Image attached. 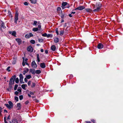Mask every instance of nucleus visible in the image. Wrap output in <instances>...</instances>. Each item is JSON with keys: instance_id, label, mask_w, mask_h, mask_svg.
Returning <instances> with one entry per match:
<instances>
[{"instance_id": "obj_10", "label": "nucleus", "mask_w": 123, "mask_h": 123, "mask_svg": "<svg viewBox=\"0 0 123 123\" xmlns=\"http://www.w3.org/2000/svg\"><path fill=\"white\" fill-rule=\"evenodd\" d=\"M85 8V6H80L78 7L77 8L75 9V10H81L84 9Z\"/></svg>"}, {"instance_id": "obj_64", "label": "nucleus", "mask_w": 123, "mask_h": 123, "mask_svg": "<svg viewBox=\"0 0 123 123\" xmlns=\"http://www.w3.org/2000/svg\"><path fill=\"white\" fill-rule=\"evenodd\" d=\"M85 122L86 123H91V122L89 121H85Z\"/></svg>"}, {"instance_id": "obj_9", "label": "nucleus", "mask_w": 123, "mask_h": 123, "mask_svg": "<svg viewBox=\"0 0 123 123\" xmlns=\"http://www.w3.org/2000/svg\"><path fill=\"white\" fill-rule=\"evenodd\" d=\"M9 33L10 34H11L14 37H16V31H9Z\"/></svg>"}, {"instance_id": "obj_19", "label": "nucleus", "mask_w": 123, "mask_h": 123, "mask_svg": "<svg viewBox=\"0 0 123 123\" xmlns=\"http://www.w3.org/2000/svg\"><path fill=\"white\" fill-rule=\"evenodd\" d=\"M27 86V85L26 84H23L21 85V87L24 90H26L25 87Z\"/></svg>"}, {"instance_id": "obj_25", "label": "nucleus", "mask_w": 123, "mask_h": 123, "mask_svg": "<svg viewBox=\"0 0 123 123\" xmlns=\"http://www.w3.org/2000/svg\"><path fill=\"white\" fill-rule=\"evenodd\" d=\"M5 105L9 109H10L12 108L8 104H5Z\"/></svg>"}, {"instance_id": "obj_49", "label": "nucleus", "mask_w": 123, "mask_h": 123, "mask_svg": "<svg viewBox=\"0 0 123 123\" xmlns=\"http://www.w3.org/2000/svg\"><path fill=\"white\" fill-rule=\"evenodd\" d=\"M4 120L5 123H7V122L6 121V117H4Z\"/></svg>"}, {"instance_id": "obj_45", "label": "nucleus", "mask_w": 123, "mask_h": 123, "mask_svg": "<svg viewBox=\"0 0 123 123\" xmlns=\"http://www.w3.org/2000/svg\"><path fill=\"white\" fill-rule=\"evenodd\" d=\"M35 85H36V84L35 83H32L31 87H34L35 86Z\"/></svg>"}, {"instance_id": "obj_2", "label": "nucleus", "mask_w": 123, "mask_h": 123, "mask_svg": "<svg viewBox=\"0 0 123 123\" xmlns=\"http://www.w3.org/2000/svg\"><path fill=\"white\" fill-rule=\"evenodd\" d=\"M1 25L0 28V30L2 31H3L6 28V27L5 26L4 23L2 21L0 22Z\"/></svg>"}, {"instance_id": "obj_34", "label": "nucleus", "mask_w": 123, "mask_h": 123, "mask_svg": "<svg viewBox=\"0 0 123 123\" xmlns=\"http://www.w3.org/2000/svg\"><path fill=\"white\" fill-rule=\"evenodd\" d=\"M29 71V69L27 68H25V70L24 71V72H25V73H27Z\"/></svg>"}, {"instance_id": "obj_24", "label": "nucleus", "mask_w": 123, "mask_h": 123, "mask_svg": "<svg viewBox=\"0 0 123 123\" xmlns=\"http://www.w3.org/2000/svg\"><path fill=\"white\" fill-rule=\"evenodd\" d=\"M38 30V29L37 28H34L32 29V30L34 31H37Z\"/></svg>"}, {"instance_id": "obj_40", "label": "nucleus", "mask_w": 123, "mask_h": 123, "mask_svg": "<svg viewBox=\"0 0 123 123\" xmlns=\"http://www.w3.org/2000/svg\"><path fill=\"white\" fill-rule=\"evenodd\" d=\"M15 99L17 101H18V98L16 96H15Z\"/></svg>"}, {"instance_id": "obj_14", "label": "nucleus", "mask_w": 123, "mask_h": 123, "mask_svg": "<svg viewBox=\"0 0 123 123\" xmlns=\"http://www.w3.org/2000/svg\"><path fill=\"white\" fill-rule=\"evenodd\" d=\"M59 38L57 37H56L54 38V42L55 43H57L59 41Z\"/></svg>"}, {"instance_id": "obj_60", "label": "nucleus", "mask_w": 123, "mask_h": 123, "mask_svg": "<svg viewBox=\"0 0 123 123\" xmlns=\"http://www.w3.org/2000/svg\"><path fill=\"white\" fill-rule=\"evenodd\" d=\"M43 51H44V50H43V49H41V52H43Z\"/></svg>"}, {"instance_id": "obj_12", "label": "nucleus", "mask_w": 123, "mask_h": 123, "mask_svg": "<svg viewBox=\"0 0 123 123\" xmlns=\"http://www.w3.org/2000/svg\"><path fill=\"white\" fill-rule=\"evenodd\" d=\"M103 47V45L100 43H99L97 47L99 49H102Z\"/></svg>"}, {"instance_id": "obj_1", "label": "nucleus", "mask_w": 123, "mask_h": 123, "mask_svg": "<svg viewBox=\"0 0 123 123\" xmlns=\"http://www.w3.org/2000/svg\"><path fill=\"white\" fill-rule=\"evenodd\" d=\"M101 7V4L100 3H97L94 7V8L96 9L94 10L93 11L94 12L99 11Z\"/></svg>"}, {"instance_id": "obj_11", "label": "nucleus", "mask_w": 123, "mask_h": 123, "mask_svg": "<svg viewBox=\"0 0 123 123\" xmlns=\"http://www.w3.org/2000/svg\"><path fill=\"white\" fill-rule=\"evenodd\" d=\"M10 123H18V122L17 119L15 118H13L12 121H10Z\"/></svg>"}, {"instance_id": "obj_58", "label": "nucleus", "mask_w": 123, "mask_h": 123, "mask_svg": "<svg viewBox=\"0 0 123 123\" xmlns=\"http://www.w3.org/2000/svg\"><path fill=\"white\" fill-rule=\"evenodd\" d=\"M10 116L9 115L7 118V119H8V120L10 119Z\"/></svg>"}, {"instance_id": "obj_53", "label": "nucleus", "mask_w": 123, "mask_h": 123, "mask_svg": "<svg viewBox=\"0 0 123 123\" xmlns=\"http://www.w3.org/2000/svg\"><path fill=\"white\" fill-rule=\"evenodd\" d=\"M2 108L1 107H0V114H1V113L2 111Z\"/></svg>"}, {"instance_id": "obj_41", "label": "nucleus", "mask_w": 123, "mask_h": 123, "mask_svg": "<svg viewBox=\"0 0 123 123\" xmlns=\"http://www.w3.org/2000/svg\"><path fill=\"white\" fill-rule=\"evenodd\" d=\"M55 31H56V33L57 34V35H58L59 33V32H58V29H57V28L56 29Z\"/></svg>"}, {"instance_id": "obj_48", "label": "nucleus", "mask_w": 123, "mask_h": 123, "mask_svg": "<svg viewBox=\"0 0 123 123\" xmlns=\"http://www.w3.org/2000/svg\"><path fill=\"white\" fill-rule=\"evenodd\" d=\"M41 28V25H38V28L39 30H40Z\"/></svg>"}, {"instance_id": "obj_38", "label": "nucleus", "mask_w": 123, "mask_h": 123, "mask_svg": "<svg viewBox=\"0 0 123 123\" xmlns=\"http://www.w3.org/2000/svg\"><path fill=\"white\" fill-rule=\"evenodd\" d=\"M18 86V85H15L14 87V90H15L17 89V88Z\"/></svg>"}, {"instance_id": "obj_32", "label": "nucleus", "mask_w": 123, "mask_h": 123, "mask_svg": "<svg viewBox=\"0 0 123 123\" xmlns=\"http://www.w3.org/2000/svg\"><path fill=\"white\" fill-rule=\"evenodd\" d=\"M30 42V43L32 44H34L35 43V41L33 40H31Z\"/></svg>"}, {"instance_id": "obj_36", "label": "nucleus", "mask_w": 123, "mask_h": 123, "mask_svg": "<svg viewBox=\"0 0 123 123\" xmlns=\"http://www.w3.org/2000/svg\"><path fill=\"white\" fill-rule=\"evenodd\" d=\"M43 41V39L41 38L38 39V41L39 42H42Z\"/></svg>"}, {"instance_id": "obj_63", "label": "nucleus", "mask_w": 123, "mask_h": 123, "mask_svg": "<svg viewBox=\"0 0 123 123\" xmlns=\"http://www.w3.org/2000/svg\"><path fill=\"white\" fill-rule=\"evenodd\" d=\"M69 16L70 17H72V15H71V14H69Z\"/></svg>"}, {"instance_id": "obj_8", "label": "nucleus", "mask_w": 123, "mask_h": 123, "mask_svg": "<svg viewBox=\"0 0 123 123\" xmlns=\"http://www.w3.org/2000/svg\"><path fill=\"white\" fill-rule=\"evenodd\" d=\"M27 51L30 52H32L33 51L32 47L31 46H29L27 48Z\"/></svg>"}, {"instance_id": "obj_62", "label": "nucleus", "mask_w": 123, "mask_h": 123, "mask_svg": "<svg viewBox=\"0 0 123 123\" xmlns=\"http://www.w3.org/2000/svg\"><path fill=\"white\" fill-rule=\"evenodd\" d=\"M92 121L93 123H95V121L94 120H92Z\"/></svg>"}, {"instance_id": "obj_7", "label": "nucleus", "mask_w": 123, "mask_h": 123, "mask_svg": "<svg viewBox=\"0 0 123 123\" xmlns=\"http://www.w3.org/2000/svg\"><path fill=\"white\" fill-rule=\"evenodd\" d=\"M33 36V35L31 33H30L26 35L25 36V37L26 38H28Z\"/></svg>"}, {"instance_id": "obj_4", "label": "nucleus", "mask_w": 123, "mask_h": 123, "mask_svg": "<svg viewBox=\"0 0 123 123\" xmlns=\"http://www.w3.org/2000/svg\"><path fill=\"white\" fill-rule=\"evenodd\" d=\"M19 80L21 83H24V82H23V79L24 78L22 74H20L19 75Z\"/></svg>"}, {"instance_id": "obj_50", "label": "nucleus", "mask_w": 123, "mask_h": 123, "mask_svg": "<svg viewBox=\"0 0 123 123\" xmlns=\"http://www.w3.org/2000/svg\"><path fill=\"white\" fill-rule=\"evenodd\" d=\"M24 4L25 5L27 6L28 5V3L27 2H25L24 3Z\"/></svg>"}, {"instance_id": "obj_13", "label": "nucleus", "mask_w": 123, "mask_h": 123, "mask_svg": "<svg viewBox=\"0 0 123 123\" xmlns=\"http://www.w3.org/2000/svg\"><path fill=\"white\" fill-rule=\"evenodd\" d=\"M67 3L66 2H63L62 3V9H64L65 8L64 7L67 5Z\"/></svg>"}, {"instance_id": "obj_33", "label": "nucleus", "mask_w": 123, "mask_h": 123, "mask_svg": "<svg viewBox=\"0 0 123 123\" xmlns=\"http://www.w3.org/2000/svg\"><path fill=\"white\" fill-rule=\"evenodd\" d=\"M64 32V31H63V30L61 31H60V35H62L63 34Z\"/></svg>"}, {"instance_id": "obj_44", "label": "nucleus", "mask_w": 123, "mask_h": 123, "mask_svg": "<svg viewBox=\"0 0 123 123\" xmlns=\"http://www.w3.org/2000/svg\"><path fill=\"white\" fill-rule=\"evenodd\" d=\"M16 62V61L15 60H14L13 61L12 63L13 64H15Z\"/></svg>"}, {"instance_id": "obj_29", "label": "nucleus", "mask_w": 123, "mask_h": 123, "mask_svg": "<svg viewBox=\"0 0 123 123\" xmlns=\"http://www.w3.org/2000/svg\"><path fill=\"white\" fill-rule=\"evenodd\" d=\"M31 78V76L30 75H28L26 76V78L28 79H29Z\"/></svg>"}, {"instance_id": "obj_42", "label": "nucleus", "mask_w": 123, "mask_h": 123, "mask_svg": "<svg viewBox=\"0 0 123 123\" xmlns=\"http://www.w3.org/2000/svg\"><path fill=\"white\" fill-rule=\"evenodd\" d=\"M21 87L18 88L17 89V91L19 92H21Z\"/></svg>"}, {"instance_id": "obj_20", "label": "nucleus", "mask_w": 123, "mask_h": 123, "mask_svg": "<svg viewBox=\"0 0 123 123\" xmlns=\"http://www.w3.org/2000/svg\"><path fill=\"white\" fill-rule=\"evenodd\" d=\"M51 49L52 50L54 51L55 50L56 47L55 45H53L51 46Z\"/></svg>"}, {"instance_id": "obj_43", "label": "nucleus", "mask_w": 123, "mask_h": 123, "mask_svg": "<svg viewBox=\"0 0 123 123\" xmlns=\"http://www.w3.org/2000/svg\"><path fill=\"white\" fill-rule=\"evenodd\" d=\"M44 37H47V34L46 33H44L42 35Z\"/></svg>"}, {"instance_id": "obj_18", "label": "nucleus", "mask_w": 123, "mask_h": 123, "mask_svg": "<svg viewBox=\"0 0 123 123\" xmlns=\"http://www.w3.org/2000/svg\"><path fill=\"white\" fill-rule=\"evenodd\" d=\"M40 66L41 67L43 68H44L45 67V65L44 63H41L40 64Z\"/></svg>"}, {"instance_id": "obj_35", "label": "nucleus", "mask_w": 123, "mask_h": 123, "mask_svg": "<svg viewBox=\"0 0 123 123\" xmlns=\"http://www.w3.org/2000/svg\"><path fill=\"white\" fill-rule=\"evenodd\" d=\"M37 59L38 62H39L40 61V60L39 58V55L38 54L37 55Z\"/></svg>"}, {"instance_id": "obj_28", "label": "nucleus", "mask_w": 123, "mask_h": 123, "mask_svg": "<svg viewBox=\"0 0 123 123\" xmlns=\"http://www.w3.org/2000/svg\"><path fill=\"white\" fill-rule=\"evenodd\" d=\"M24 59H25V58L24 57H22L23 61L22 64V65L23 66H24L25 65V62H24Z\"/></svg>"}, {"instance_id": "obj_5", "label": "nucleus", "mask_w": 123, "mask_h": 123, "mask_svg": "<svg viewBox=\"0 0 123 123\" xmlns=\"http://www.w3.org/2000/svg\"><path fill=\"white\" fill-rule=\"evenodd\" d=\"M18 14L17 12H16L15 14L14 19V22L16 24L17 23V21L18 20Z\"/></svg>"}, {"instance_id": "obj_56", "label": "nucleus", "mask_w": 123, "mask_h": 123, "mask_svg": "<svg viewBox=\"0 0 123 123\" xmlns=\"http://www.w3.org/2000/svg\"><path fill=\"white\" fill-rule=\"evenodd\" d=\"M45 52L46 54H47L48 53V50H45Z\"/></svg>"}, {"instance_id": "obj_30", "label": "nucleus", "mask_w": 123, "mask_h": 123, "mask_svg": "<svg viewBox=\"0 0 123 123\" xmlns=\"http://www.w3.org/2000/svg\"><path fill=\"white\" fill-rule=\"evenodd\" d=\"M52 37V35L51 34H49L47 35V37L48 38L49 37Z\"/></svg>"}, {"instance_id": "obj_6", "label": "nucleus", "mask_w": 123, "mask_h": 123, "mask_svg": "<svg viewBox=\"0 0 123 123\" xmlns=\"http://www.w3.org/2000/svg\"><path fill=\"white\" fill-rule=\"evenodd\" d=\"M31 66L32 68H36L37 67V65L35 61H33L31 63Z\"/></svg>"}, {"instance_id": "obj_15", "label": "nucleus", "mask_w": 123, "mask_h": 123, "mask_svg": "<svg viewBox=\"0 0 123 123\" xmlns=\"http://www.w3.org/2000/svg\"><path fill=\"white\" fill-rule=\"evenodd\" d=\"M16 40L17 42L19 44H20L21 43V41L20 39H16Z\"/></svg>"}, {"instance_id": "obj_17", "label": "nucleus", "mask_w": 123, "mask_h": 123, "mask_svg": "<svg viewBox=\"0 0 123 123\" xmlns=\"http://www.w3.org/2000/svg\"><path fill=\"white\" fill-rule=\"evenodd\" d=\"M17 106L18 110H20L21 109V105L20 103H18L17 104Z\"/></svg>"}, {"instance_id": "obj_57", "label": "nucleus", "mask_w": 123, "mask_h": 123, "mask_svg": "<svg viewBox=\"0 0 123 123\" xmlns=\"http://www.w3.org/2000/svg\"><path fill=\"white\" fill-rule=\"evenodd\" d=\"M29 103V102L28 101H26L25 102V104L26 105H27L28 103Z\"/></svg>"}, {"instance_id": "obj_31", "label": "nucleus", "mask_w": 123, "mask_h": 123, "mask_svg": "<svg viewBox=\"0 0 123 123\" xmlns=\"http://www.w3.org/2000/svg\"><path fill=\"white\" fill-rule=\"evenodd\" d=\"M19 81L18 78H16L15 79V82L16 83H18L19 82Z\"/></svg>"}, {"instance_id": "obj_26", "label": "nucleus", "mask_w": 123, "mask_h": 123, "mask_svg": "<svg viewBox=\"0 0 123 123\" xmlns=\"http://www.w3.org/2000/svg\"><path fill=\"white\" fill-rule=\"evenodd\" d=\"M57 12H60L61 11V9L60 7H58L57 8Z\"/></svg>"}, {"instance_id": "obj_55", "label": "nucleus", "mask_w": 123, "mask_h": 123, "mask_svg": "<svg viewBox=\"0 0 123 123\" xmlns=\"http://www.w3.org/2000/svg\"><path fill=\"white\" fill-rule=\"evenodd\" d=\"M30 94L31 95H33L34 94V93L33 92H30Z\"/></svg>"}, {"instance_id": "obj_61", "label": "nucleus", "mask_w": 123, "mask_h": 123, "mask_svg": "<svg viewBox=\"0 0 123 123\" xmlns=\"http://www.w3.org/2000/svg\"><path fill=\"white\" fill-rule=\"evenodd\" d=\"M75 12H71V14H74L75 13Z\"/></svg>"}, {"instance_id": "obj_39", "label": "nucleus", "mask_w": 123, "mask_h": 123, "mask_svg": "<svg viewBox=\"0 0 123 123\" xmlns=\"http://www.w3.org/2000/svg\"><path fill=\"white\" fill-rule=\"evenodd\" d=\"M23 98V97L22 95H20L19 96V99L20 100H22Z\"/></svg>"}, {"instance_id": "obj_59", "label": "nucleus", "mask_w": 123, "mask_h": 123, "mask_svg": "<svg viewBox=\"0 0 123 123\" xmlns=\"http://www.w3.org/2000/svg\"><path fill=\"white\" fill-rule=\"evenodd\" d=\"M28 60V59L27 58L25 59V60L24 59V61L25 62H27Z\"/></svg>"}, {"instance_id": "obj_27", "label": "nucleus", "mask_w": 123, "mask_h": 123, "mask_svg": "<svg viewBox=\"0 0 123 123\" xmlns=\"http://www.w3.org/2000/svg\"><path fill=\"white\" fill-rule=\"evenodd\" d=\"M41 73V71L40 70H38L35 71V74H39Z\"/></svg>"}, {"instance_id": "obj_37", "label": "nucleus", "mask_w": 123, "mask_h": 123, "mask_svg": "<svg viewBox=\"0 0 123 123\" xmlns=\"http://www.w3.org/2000/svg\"><path fill=\"white\" fill-rule=\"evenodd\" d=\"M37 23V21H34L33 23V25H36Z\"/></svg>"}, {"instance_id": "obj_47", "label": "nucleus", "mask_w": 123, "mask_h": 123, "mask_svg": "<svg viewBox=\"0 0 123 123\" xmlns=\"http://www.w3.org/2000/svg\"><path fill=\"white\" fill-rule=\"evenodd\" d=\"M8 14L9 15V16H11L12 15L11 14V12H10V11H8Z\"/></svg>"}, {"instance_id": "obj_21", "label": "nucleus", "mask_w": 123, "mask_h": 123, "mask_svg": "<svg viewBox=\"0 0 123 123\" xmlns=\"http://www.w3.org/2000/svg\"><path fill=\"white\" fill-rule=\"evenodd\" d=\"M85 10L87 12H91L92 11V10L89 8L86 9Z\"/></svg>"}, {"instance_id": "obj_23", "label": "nucleus", "mask_w": 123, "mask_h": 123, "mask_svg": "<svg viewBox=\"0 0 123 123\" xmlns=\"http://www.w3.org/2000/svg\"><path fill=\"white\" fill-rule=\"evenodd\" d=\"M8 103L10 106L12 108L13 107V104L12 103L11 101H10L8 102Z\"/></svg>"}, {"instance_id": "obj_22", "label": "nucleus", "mask_w": 123, "mask_h": 123, "mask_svg": "<svg viewBox=\"0 0 123 123\" xmlns=\"http://www.w3.org/2000/svg\"><path fill=\"white\" fill-rule=\"evenodd\" d=\"M32 4H35L37 2L36 0H29Z\"/></svg>"}, {"instance_id": "obj_54", "label": "nucleus", "mask_w": 123, "mask_h": 123, "mask_svg": "<svg viewBox=\"0 0 123 123\" xmlns=\"http://www.w3.org/2000/svg\"><path fill=\"white\" fill-rule=\"evenodd\" d=\"M18 93V92L17 91H16L15 92V94L16 95H17Z\"/></svg>"}, {"instance_id": "obj_46", "label": "nucleus", "mask_w": 123, "mask_h": 123, "mask_svg": "<svg viewBox=\"0 0 123 123\" xmlns=\"http://www.w3.org/2000/svg\"><path fill=\"white\" fill-rule=\"evenodd\" d=\"M10 68V67H8L7 68L6 70L7 71H8V72H10V70L9 69Z\"/></svg>"}, {"instance_id": "obj_52", "label": "nucleus", "mask_w": 123, "mask_h": 123, "mask_svg": "<svg viewBox=\"0 0 123 123\" xmlns=\"http://www.w3.org/2000/svg\"><path fill=\"white\" fill-rule=\"evenodd\" d=\"M24 80L25 82H27V78H25L24 79Z\"/></svg>"}, {"instance_id": "obj_16", "label": "nucleus", "mask_w": 123, "mask_h": 123, "mask_svg": "<svg viewBox=\"0 0 123 123\" xmlns=\"http://www.w3.org/2000/svg\"><path fill=\"white\" fill-rule=\"evenodd\" d=\"M30 72H31L32 74H35V71L34 69H30Z\"/></svg>"}, {"instance_id": "obj_51", "label": "nucleus", "mask_w": 123, "mask_h": 123, "mask_svg": "<svg viewBox=\"0 0 123 123\" xmlns=\"http://www.w3.org/2000/svg\"><path fill=\"white\" fill-rule=\"evenodd\" d=\"M31 81H29L28 82V86H30L31 84Z\"/></svg>"}, {"instance_id": "obj_3", "label": "nucleus", "mask_w": 123, "mask_h": 123, "mask_svg": "<svg viewBox=\"0 0 123 123\" xmlns=\"http://www.w3.org/2000/svg\"><path fill=\"white\" fill-rule=\"evenodd\" d=\"M15 78V75H14L12 77L9 81V85H11L12 84H14Z\"/></svg>"}]
</instances>
